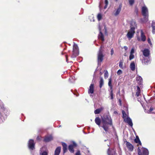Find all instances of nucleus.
<instances>
[{
    "instance_id": "9d476101",
    "label": "nucleus",
    "mask_w": 155,
    "mask_h": 155,
    "mask_svg": "<svg viewBox=\"0 0 155 155\" xmlns=\"http://www.w3.org/2000/svg\"><path fill=\"white\" fill-rule=\"evenodd\" d=\"M108 84L109 86L110 87V99H113L114 98V95L113 93V90H112V86L111 85V80L110 79H109V81L108 82Z\"/></svg>"
},
{
    "instance_id": "473e14b6",
    "label": "nucleus",
    "mask_w": 155,
    "mask_h": 155,
    "mask_svg": "<svg viewBox=\"0 0 155 155\" xmlns=\"http://www.w3.org/2000/svg\"><path fill=\"white\" fill-rule=\"evenodd\" d=\"M134 141L136 143H139L140 145L141 144V143L138 137H136V138L135 139Z\"/></svg>"
},
{
    "instance_id": "79ce46f5",
    "label": "nucleus",
    "mask_w": 155,
    "mask_h": 155,
    "mask_svg": "<svg viewBox=\"0 0 155 155\" xmlns=\"http://www.w3.org/2000/svg\"><path fill=\"white\" fill-rule=\"evenodd\" d=\"M122 73V71L120 70H119L117 72V74L118 75H120Z\"/></svg>"
},
{
    "instance_id": "4c0bfd02",
    "label": "nucleus",
    "mask_w": 155,
    "mask_h": 155,
    "mask_svg": "<svg viewBox=\"0 0 155 155\" xmlns=\"http://www.w3.org/2000/svg\"><path fill=\"white\" fill-rule=\"evenodd\" d=\"M134 0H129V3L130 5H133L134 3Z\"/></svg>"
},
{
    "instance_id": "09e8293b",
    "label": "nucleus",
    "mask_w": 155,
    "mask_h": 155,
    "mask_svg": "<svg viewBox=\"0 0 155 155\" xmlns=\"http://www.w3.org/2000/svg\"><path fill=\"white\" fill-rule=\"evenodd\" d=\"M104 76L105 78H106V77L107 76V71H104Z\"/></svg>"
},
{
    "instance_id": "ea45409f",
    "label": "nucleus",
    "mask_w": 155,
    "mask_h": 155,
    "mask_svg": "<svg viewBox=\"0 0 155 155\" xmlns=\"http://www.w3.org/2000/svg\"><path fill=\"white\" fill-rule=\"evenodd\" d=\"M135 49L134 48H133L130 51V54H134V53Z\"/></svg>"
},
{
    "instance_id": "f03ea898",
    "label": "nucleus",
    "mask_w": 155,
    "mask_h": 155,
    "mask_svg": "<svg viewBox=\"0 0 155 155\" xmlns=\"http://www.w3.org/2000/svg\"><path fill=\"white\" fill-rule=\"evenodd\" d=\"M136 27L135 22L134 21L131 22L130 29L127 35V36L129 39H130L134 36L135 33V29Z\"/></svg>"
},
{
    "instance_id": "7ed1b4c3",
    "label": "nucleus",
    "mask_w": 155,
    "mask_h": 155,
    "mask_svg": "<svg viewBox=\"0 0 155 155\" xmlns=\"http://www.w3.org/2000/svg\"><path fill=\"white\" fill-rule=\"evenodd\" d=\"M104 46L102 45L100 47L98 54L97 62L98 65H100L101 62L103 61V59L104 55H103V52L104 51Z\"/></svg>"
},
{
    "instance_id": "b1692460",
    "label": "nucleus",
    "mask_w": 155,
    "mask_h": 155,
    "mask_svg": "<svg viewBox=\"0 0 155 155\" xmlns=\"http://www.w3.org/2000/svg\"><path fill=\"white\" fill-rule=\"evenodd\" d=\"M73 54L71 56V58H75L79 54V52L73 51Z\"/></svg>"
},
{
    "instance_id": "423d86ee",
    "label": "nucleus",
    "mask_w": 155,
    "mask_h": 155,
    "mask_svg": "<svg viewBox=\"0 0 155 155\" xmlns=\"http://www.w3.org/2000/svg\"><path fill=\"white\" fill-rule=\"evenodd\" d=\"M138 155H149V151L147 148L142 147L140 149L138 147Z\"/></svg>"
},
{
    "instance_id": "72a5a7b5",
    "label": "nucleus",
    "mask_w": 155,
    "mask_h": 155,
    "mask_svg": "<svg viewBox=\"0 0 155 155\" xmlns=\"http://www.w3.org/2000/svg\"><path fill=\"white\" fill-rule=\"evenodd\" d=\"M94 18V16L93 14H92L89 17V18L91 21H92L94 22L95 21Z\"/></svg>"
},
{
    "instance_id": "20e7f679",
    "label": "nucleus",
    "mask_w": 155,
    "mask_h": 155,
    "mask_svg": "<svg viewBox=\"0 0 155 155\" xmlns=\"http://www.w3.org/2000/svg\"><path fill=\"white\" fill-rule=\"evenodd\" d=\"M142 13L144 17L145 21H147L148 20V12L147 7L144 6L142 8Z\"/></svg>"
},
{
    "instance_id": "e433bc0d",
    "label": "nucleus",
    "mask_w": 155,
    "mask_h": 155,
    "mask_svg": "<svg viewBox=\"0 0 155 155\" xmlns=\"http://www.w3.org/2000/svg\"><path fill=\"white\" fill-rule=\"evenodd\" d=\"M103 5L101 3H100L99 5V7L100 8V10L101 12H102Z\"/></svg>"
},
{
    "instance_id": "aec40b11",
    "label": "nucleus",
    "mask_w": 155,
    "mask_h": 155,
    "mask_svg": "<svg viewBox=\"0 0 155 155\" xmlns=\"http://www.w3.org/2000/svg\"><path fill=\"white\" fill-rule=\"evenodd\" d=\"M143 55L146 57H148L149 55V51L148 49H146L143 51Z\"/></svg>"
},
{
    "instance_id": "a19ab883",
    "label": "nucleus",
    "mask_w": 155,
    "mask_h": 155,
    "mask_svg": "<svg viewBox=\"0 0 155 155\" xmlns=\"http://www.w3.org/2000/svg\"><path fill=\"white\" fill-rule=\"evenodd\" d=\"M153 108L150 107L149 110H148L147 112L148 113L150 114L151 113L152 111H153Z\"/></svg>"
},
{
    "instance_id": "dca6fc26",
    "label": "nucleus",
    "mask_w": 155,
    "mask_h": 155,
    "mask_svg": "<svg viewBox=\"0 0 155 155\" xmlns=\"http://www.w3.org/2000/svg\"><path fill=\"white\" fill-rule=\"evenodd\" d=\"M94 87L93 84H91L89 87V89L88 91L89 94L91 93L92 94L94 93Z\"/></svg>"
},
{
    "instance_id": "0eeeda50",
    "label": "nucleus",
    "mask_w": 155,
    "mask_h": 155,
    "mask_svg": "<svg viewBox=\"0 0 155 155\" xmlns=\"http://www.w3.org/2000/svg\"><path fill=\"white\" fill-rule=\"evenodd\" d=\"M28 146L30 150H33L35 148V143L34 141L32 139L29 140L28 143Z\"/></svg>"
},
{
    "instance_id": "603ef678",
    "label": "nucleus",
    "mask_w": 155,
    "mask_h": 155,
    "mask_svg": "<svg viewBox=\"0 0 155 155\" xmlns=\"http://www.w3.org/2000/svg\"><path fill=\"white\" fill-rule=\"evenodd\" d=\"M117 113V112L116 111H114V113L115 114H116V113Z\"/></svg>"
},
{
    "instance_id": "6ab92c4d",
    "label": "nucleus",
    "mask_w": 155,
    "mask_h": 155,
    "mask_svg": "<svg viewBox=\"0 0 155 155\" xmlns=\"http://www.w3.org/2000/svg\"><path fill=\"white\" fill-rule=\"evenodd\" d=\"M61 147H58L55 150L54 155H59L61 152Z\"/></svg>"
},
{
    "instance_id": "4468645a",
    "label": "nucleus",
    "mask_w": 155,
    "mask_h": 155,
    "mask_svg": "<svg viewBox=\"0 0 155 155\" xmlns=\"http://www.w3.org/2000/svg\"><path fill=\"white\" fill-rule=\"evenodd\" d=\"M53 139V137L51 135L47 136L45 137L44 141L47 142L50 141Z\"/></svg>"
},
{
    "instance_id": "6e6552de",
    "label": "nucleus",
    "mask_w": 155,
    "mask_h": 155,
    "mask_svg": "<svg viewBox=\"0 0 155 155\" xmlns=\"http://www.w3.org/2000/svg\"><path fill=\"white\" fill-rule=\"evenodd\" d=\"M140 37L139 36L137 37V39L139 41H146V37L142 30H140Z\"/></svg>"
},
{
    "instance_id": "7c9ffc66",
    "label": "nucleus",
    "mask_w": 155,
    "mask_h": 155,
    "mask_svg": "<svg viewBox=\"0 0 155 155\" xmlns=\"http://www.w3.org/2000/svg\"><path fill=\"white\" fill-rule=\"evenodd\" d=\"M102 15L101 13H99L98 14L97 18L98 20L99 21H100L101 20L102 17Z\"/></svg>"
},
{
    "instance_id": "8fccbe9b",
    "label": "nucleus",
    "mask_w": 155,
    "mask_h": 155,
    "mask_svg": "<svg viewBox=\"0 0 155 155\" xmlns=\"http://www.w3.org/2000/svg\"><path fill=\"white\" fill-rule=\"evenodd\" d=\"M66 61L68 62V56L67 55L66 56Z\"/></svg>"
},
{
    "instance_id": "bf43d9fd",
    "label": "nucleus",
    "mask_w": 155,
    "mask_h": 155,
    "mask_svg": "<svg viewBox=\"0 0 155 155\" xmlns=\"http://www.w3.org/2000/svg\"><path fill=\"white\" fill-rule=\"evenodd\" d=\"M69 80H70V78H69Z\"/></svg>"
},
{
    "instance_id": "a211bd4d",
    "label": "nucleus",
    "mask_w": 155,
    "mask_h": 155,
    "mask_svg": "<svg viewBox=\"0 0 155 155\" xmlns=\"http://www.w3.org/2000/svg\"><path fill=\"white\" fill-rule=\"evenodd\" d=\"M122 7V4H120L119 5L118 8L117 9L115 12L114 13L115 15L117 16L120 13Z\"/></svg>"
},
{
    "instance_id": "1a4fd4ad",
    "label": "nucleus",
    "mask_w": 155,
    "mask_h": 155,
    "mask_svg": "<svg viewBox=\"0 0 155 155\" xmlns=\"http://www.w3.org/2000/svg\"><path fill=\"white\" fill-rule=\"evenodd\" d=\"M72 143V144L69 145L68 147V149L69 151L71 153H73L74 152V148L77 146V144L74 141H73Z\"/></svg>"
},
{
    "instance_id": "a878e982",
    "label": "nucleus",
    "mask_w": 155,
    "mask_h": 155,
    "mask_svg": "<svg viewBox=\"0 0 155 155\" xmlns=\"http://www.w3.org/2000/svg\"><path fill=\"white\" fill-rule=\"evenodd\" d=\"M152 33L154 34H155V21H153L152 24Z\"/></svg>"
},
{
    "instance_id": "bb28decb",
    "label": "nucleus",
    "mask_w": 155,
    "mask_h": 155,
    "mask_svg": "<svg viewBox=\"0 0 155 155\" xmlns=\"http://www.w3.org/2000/svg\"><path fill=\"white\" fill-rule=\"evenodd\" d=\"M130 68L131 70L134 71L135 69V64L134 62H132L130 64Z\"/></svg>"
},
{
    "instance_id": "cd10ccee",
    "label": "nucleus",
    "mask_w": 155,
    "mask_h": 155,
    "mask_svg": "<svg viewBox=\"0 0 155 155\" xmlns=\"http://www.w3.org/2000/svg\"><path fill=\"white\" fill-rule=\"evenodd\" d=\"M74 44L73 45V51L79 52L78 47L77 45L76 44H75L74 42Z\"/></svg>"
},
{
    "instance_id": "393cba45",
    "label": "nucleus",
    "mask_w": 155,
    "mask_h": 155,
    "mask_svg": "<svg viewBox=\"0 0 155 155\" xmlns=\"http://www.w3.org/2000/svg\"><path fill=\"white\" fill-rule=\"evenodd\" d=\"M104 84V81L102 77H100V81H99V87L101 88Z\"/></svg>"
},
{
    "instance_id": "de8ad7c7",
    "label": "nucleus",
    "mask_w": 155,
    "mask_h": 155,
    "mask_svg": "<svg viewBox=\"0 0 155 155\" xmlns=\"http://www.w3.org/2000/svg\"><path fill=\"white\" fill-rule=\"evenodd\" d=\"M124 48L125 51H127L128 49V47L126 46H124Z\"/></svg>"
},
{
    "instance_id": "58836bf2",
    "label": "nucleus",
    "mask_w": 155,
    "mask_h": 155,
    "mask_svg": "<svg viewBox=\"0 0 155 155\" xmlns=\"http://www.w3.org/2000/svg\"><path fill=\"white\" fill-rule=\"evenodd\" d=\"M123 62L122 61H120L119 62V67L120 68H122V67H123Z\"/></svg>"
},
{
    "instance_id": "ddd939ff",
    "label": "nucleus",
    "mask_w": 155,
    "mask_h": 155,
    "mask_svg": "<svg viewBox=\"0 0 155 155\" xmlns=\"http://www.w3.org/2000/svg\"><path fill=\"white\" fill-rule=\"evenodd\" d=\"M126 145L127 147L130 151H132L133 150L134 148L133 146L130 143L127 141Z\"/></svg>"
},
{
    "instance_id": "f704fd0d",
    "label": "nucleus",
    "mask_w": 155,
    "mask_h": 155,
    "mask_svg": "<svg viewBox=\"0 0 155 155\" xmlns=\"http://www.w3.org/2000/svg\"><path fill=\"white\" fill-rule=\"evenodd\" d=\"M134 58V56L133 54H130V55L129 58V60H131L133 59Z\"/></svg>"
},
{
    "instance_id": "052dcab7",
    "label": "nucleus",
    "mask_w": 155,
    "mask_h": 155,
    "mask_svg": "<svg viewBox=\"0 0 155 155\" xmlns=\"http://www.w3.org/2000/svg\"><path fill=\"white\" fill-rule=\"evenodd\" d=\"M107 130H108V128L107 127Z\"/></svg>"
},
{
    "instance_id": "5fc2aeb1",
    "label": "nucleus",
    "mask_w": 155,
    "mask_h": 155,
    "mask_svg": "<svg viewBox=\"0 0 155 155\" xmlns=\"http://www.w3.org/2000/svg\"><path fill=\"white\" fill-rule=\"evenodd\" d=\"M70 62V63L72 62V61H71Z\"/></svg>"
},
{
    "instance_id": "412c9836",
    "label": "nucleus",
    "mask_w": 155,
    "mask_h": 155,
    "mask_svg": "<svg viewBox=\"0 0 155 155\" xmlns=\"http://www.w3.org/2000/svg\"><path fill=\"white\" fill-rule=\"evenodd\" d=\"M150 63V59L149 57L147 58H145L144 60L143 63L147 65Z\"/></svg>"
},
{
    "instance_id": "864d4df0",
    "label": "nucleus",
    "mask_w": 155,
    "mask_h": 155,
    "mask_svg": "<svg viewBox=\"0 0 155 155\" xmlns=\"http://www.w3.org/2000/svg\"><path fill=\"white\" fill-rule=\"evenodd\" d=\"M125 108H126V109H127V110H128V109H127V108H126V107H125Z\"/></svg>"
},
{
    "instance_id": "4be33fe9",
    "label": "nucleus",
    "mask_w": 155,
    "mask_h": 155,
    "mask_svg": "<svg viewBox=\"0 0 155 155\" xmlns=\"http://www.w3.org/2000/svg\"><path fill=\"white\" fill-rule=\"evenodd\" d=\"M136 80L139 84H141L142 82V78L140 76H137L136 77Z\"/></svg>"
},
{
    "instance_id": "49530a36",
    "label": "nucleus",
    "mask_w": 155,
    "mask_h": 155,
    "mask_svg": "<svg viewBox=\"0 0 155 155\" xmlns=\"http://www.w3.org/2000/svg\"><path fill=\"white\" fill-rule=\"evenodd\" d=\"M114 53V51L112 49H111L110 51V54L111 55H112Z\"/></svg>"
},
{
    "instance_id": "c85d7f7f",
    "label": "nucleus",
    "mask_w": 155,
    "mask_h": 155,
    "mask_svg": "<svg viewBox=\"0 0 155 155\" xmlns=\"http://www.w3.org/2000/svg\"><path fill=\"white\" fill-rule=\"evenodd\" d=\"M140 94V90L139 87L137 86V89L136 90V95L138 97Z\"/></svg>"
},
{
    "instance_id": "4d7b16f0",
    "label": "nucleus",
    "mask_w": 155,
    "mask_h": 155,
    "mask_svg": "<svg viewBox=\"0 0 155 155\" xmlns=\"http://www.w3.org/2000/svg\"><path fill=\"white\" fill-rule=\"evenodd\" d=\"M107 5L108 4V2L107 1Z\"/></svg>"
},
{
    "instance_id": "f3484780",
    "label": "nucleus",
    "mask_w": 155,
    "mask_h": 155,
    "mask_svg": "<svg viewBox=\"0 0 155 155\" xmlns=\"http://www.w3.org/2000/svg\"><path fill=\"white\" fill-rule=\"evenodd\" d=\"M61 144L63 146V153H65L67 150V144L63 142L61 143Z\"/></svg>"
},
{
    "instance_id": "c03bdc74",
    "label": "nucleus",
    "mask_w": 155,
    "mask_h": 155,
    "mask_svg": "<svg viewBox=\"0 0 155 155\" xmlns=\"http://www.w3.org/2000/svg\"><path fill=\"white\" fill-rule=\"evenodd\" d=\"M75 155H81L80 151H78L76 153Z\"/></svg>"
},
{
    "instance_id": "37998d69",
    "label": "nucleus",
    "mask_w": 155,
    "mask_h": 155,
    "mask_svg": "<svg viewBox=\"0 0 155 155\" xmlns=\"http://www.w3.org/2000/svg\"><path fill=\"white\" fill-rule=\"evenodd\" d=\"M148 43L150 44V45L151 46L152 45V44L151 42L150 41V39L149 38H148Z\"/></svg>"
},
{
    "instance_id": "f257e3e1",
    "label": "nucleus",
    "mask_w": 155,
    "mask_h": 155,
    "mask_svg": "<svg viewBox=\"0 0 155 155\" xmlns=\"http://www.w3.org/2000/svg\"><path fill=\"white\" fill-rule=\"evenodd\" d=\"M95 121L96 124L100 128L102 131L103 128L105 131H102L103 135L102 136V139L104 140V142L107 141V139H105L107 137V116H101V119L100 120L99 117H96L95 119Z\"/></svg>"
},
{
    "instance_id": "c756f323",
    "label": "nucleus",
    "mask_w": 155,
    "mask_h": 155,
    "mask_svg": "<svg viewBox=\"0 0 155 155\" xmlns=\"http://www.w3.org/2000/svg\"><path fill=\"white\" fill-rule=\"evenodd\" d=\"M122 113L123 115V118L124 120V119L126 118L127 117H129L128 116V115L126 114L124 110H122Z\"/></svg>"
},
{
    "instance_id": "39448f33",
    "label": "nucleus",
    "mask_w": 155,
    "mask_h": 155,
    "mask_svg": "<svg viewBox=\"0 0 155 155\" xmlns=\"http://www.w3.org/2000/svg\"><path fill=\"white\" fill-rule=\"evenodd\" d=\"M0 107H1V110L3 112V114L2 113L0 114L1 116L4 114L5 115H8L9 114V111L6 108L4 107L3 103L1 101H0Z\"/></svg>"
},
{
    "instance_id": "3c124183",
    "label": "nucleus",
    "mask_w": 155,
    "mask_h": 155,
    "mask_svg": "<svg viewBox=\"0 0 155 155\" xmlns=\"http://www.w3.org/2000/svg\"><path fill=\"white\" fill-rule=\"evenodd\" d=\"M104 29L105 30V33H107V30L106 29L105 26V27H104Z\"/></svg>"
},
{
    "instance_id": "f8f14e48",
    "label": "nucleus",
    "mask_w": 155,
    "mask_h": 155,
    "mask_svg": "<svg viewBox=\"0 0 155 155\" xmlns=\"http://www.w3.org/2000/svg\"><path fill=\"white\" fill-rule=\"evenodd\" d=\"M124 120L125 122L127 123L130 126L132 127L133 124L132 121L129 117L124 119Z\"/></svg>"
},
{
    "instance_id": "a18cd8bd",
    "label": "nucleus",
    "mask_w": 155,
    "mask_h": 155,
    "mask_svg": "<svg viewBox=\"0 0 155 155\" xmlns=\"http://www.w3.org/2000/svg\"><path fill=\"white\" fill-rule=\"evenodd\" d=\"M105 5L104 6V9H105L107 8V0H105Z\"/></svg>"
},
{
    "instance_id": "c9c22d12",
    "label": "nucleus",
    "mask_w": 155,
    "mask_h": 155,
    "mask_svg": "<svg viewBox=\"0 0 155 155\" xmlns=\"http://www.w3.org/2000/svg\"><path fill=\"white\" fill-rule=\"evenodd\" d=\"M40 155H48V153L46 151H44L40 153Z\"/></svg>"
},
{
    "instance_id": "2f4dec72",
    "label": "nucleus",
    "mask_w": 155,
    "mask_h": 155,
    "mask_svg": "<svg viewBox=\"0 0 155 155\" xmlns=\"http://www.w3.org/2000/svg\"><path fill=\"white\" fill-rule=\"evenodd\" d=\"M103 109L102 108L96 109L94 111V113L95 114H98L100 113L102 110Z\"/></svg>"
},
{
    "instance_id": "2eb2a0df",
    "label": "nucleus",
    "mask_w": 155,
    "mask_h": 155,
    "mask_svg": "<svg viewBox=\"0 0 155 155\" xmlns=\"http://www.w3.org/2000/svg\"><path fill=\"white\" fill-rule=\"evenodd\" d=\"M99 28L100 33L98 34V38L99 39L101 40L102 42H103L104 41V35L101 31V29L100 27Z\"/></svg>"
},
{
    "instance_id": "6e6d98bb",
    "label": "nucleus",
    "mask_w": 155,
    "mask_h": 155,
    "mask_svg": "<svg viewBox=\"0 0 155 155\" xmlns=\"http://www.w3.org/2000/svg\"><path fill=\"white\" fill-rule=\"evenodd\" d=\"M118 0H115L116 1H117Z\"/></svg>"
},
{
    "instance_id": "9b49d317",
    "label": "nucleus",
    "mask_w": 155,
    "mask_h": 155,
    "mask_svg": "<svg viewBox=\"0 0 155 155\" xmlns=\"http://www.w3.org/2000/svg\"><path fill=\"white\" fill-rule=\"evenodd\" d=\"M109 125L111 127L112 130H114V128L112 124V121L111 118L110 117L107 116V125Z\"/></svg>"
},
{
    "instance_id": "5701e85b",
    "label": "nucleus",
    "mask_w": 155,
    "mask_h": 155,
    "mask_svg": "<svg viewBox=\"0 0 155 155\" xmlns=\"http://www.w3.org/2000/svg\"><path fill=\"white\" fill-rule=\"evenodd\" d=\"M108 155H114L115 154V152L113 149H108Z\"/></svg>"
},
{
    "instance_id": "13d9d810",
    "label": "nucleus",
    "mask_w": 155,
    "mask_h": 155,
    "mask_svg": "<svg viewBox=\"0 0 155 155\" xmlns=\"http://www.w3.org/2000/svg\"><path fill=\"white\" fill-rule=\"evenodd\" d=\"M37 139H38V137H37Z\"/></svg>"
}]
</instances>
